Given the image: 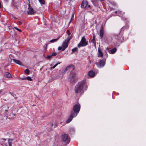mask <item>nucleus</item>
I'll use <instances>...</instances> for the list:
<instances>
[{"label": "nucleus", "instance_id": "obj_31", "mask_svg": "<svg viewBox=\"0 0 146 146\" xmlns=\"http://www.w3.org/2000/svg\"><path fill=\"white\" fill-rule=\"evenodd\" d=\"M54 65V64H50V67H52Z\"/></svg>", "mask_w": 146, "mask_h": 146}, {"label": "nucleus", "instance_id": "obj_37", "mask_svg": "<svg viewBox=\"0 0 146 146\" xmlns=\"http://www.w3.org/2000/svg\"><path fill=\"white\" fill-rule=\"evenodd\" d=\"M4 1H7V0H4Z\"/></svg>", "mask_w": 146, "mask_h": 146}, {"label": "nucleus", "instance_id": "obj_15", "mask_svg": "<svg viewBox=\"0 0 146 146\" xmlns=\"http://www.w3.org/2000/svg\"><path fill=\"white\" fill-rule=\"evenodd\" d=\"M4 76L6 78H10L12 77L11 74L8 72H6L4 74Z\"/></svg>", "mask_w": 146, "mask_h": 146}, {"label": "nucleus", "instance_id": "obj_1", "mask_svg": "<svg viewBox=\"0 0 146 146\" xmlns=\"http://www.w3.org/2000/svg\"><path fill=\"white\" fill-rule=\"evenodd\" d=\"M88 88L87 85L85 80H83L78 82L76 85L74 90L76 93L83 94L84 91L86 90Z\"/></svg>", "mask_w": 146, "mask_h": 146}, {"label": "nucleus", "instance_id": "obj_28", "mask_svg": "<svg viewBox=\"0 0 146 146\" xmlns=\"http://www.w3.org/2000/svg\"><path fill=\"white\" fill-rule=\"evenodd\" d=\"M52 54L51 55H49V56H48L47 57H46V58H51L52 57Z\"/></svg>", "mask_w": 146, "mask_h": 146}, {"label": "nucleus", "instance_id": "obj_22", "mask_svg": "<svg viewBox=\"0 0 146 146\" xmlns=\"http://www.w3.org/2000/svg\"><path fill=\"white\" fill-rule=\"evenodd\" d=\"M39 2L42 4H44V0H38Z\"/></svg>", "mask_w": 146, "mask_h": 146}, {"label": "nucleus", "instance_id": "obj_8", "mask_svg": "<svg viewBox=\"0 0 146 146\" xmlns=\"http://www.w3.org/2000/svg\"><path fill=\"white\" fill-rule=\"evenodd\" d=\"M61 139L63 142H66V143H68L70 142V139L68 138L67 135L64 133L61 135Z\"/></svg>", "mask_w": 146, "mask_h": 146}, {"label": "nucleus", "instance_id": "obj_17", "mask_svg": "<svg viewBox=\"0 0 146 146\" xmlns=\"http://www.w3.org/2000/svg\"><path fill=\"white\" fill-rule=\"evenodd\" d=\"M13 61L16 64L19 65H22V62L19 60L15 59H13Z\"/></svg>", "mask_w": 146, "mask_h": 146}, {"label": "nucleus", "instance_id": "obj_13", "mask_svg": "<svg viewBox=\"0 0 146 146\" xmlns=\"http://www.w3.org/2000/svg\"><path fill=\"white\" fill-rule=\"evenodd\" d=\"M88 75L90 77L92 78L94 77L95 76V73L92 71H89L88 73Z\"/></svg>", "mask_w": 146, "mask_h": 146}, {"label": "nucleus", "instance_id": "obj_23", "mask_svg": "<svg viewBox=\"0 0 146 146\" xmlns=\"http://www.w3.org/2000/svg\"><path fill=\"white\" fill-rule=\"evenodd\" d=\"M27 80L31 81L32 80V78H31V77L30 76H28V77H27Z\"/></svg>", "mask_w": 146, "mask_h": 146}, {"label": "nucleus", "instance_id": "obj_20", "mask_svg": "<svg viewBox=\"0 0 146 146\" xmlns=\"http://www.w3.org/2000/svg\"><path fill=\"white\" fill-rule=\"evenodd\" d=\"M25 73L28 74L29 73V70L28 69H27L25 70Z\"/></svg>", "mask_w": 146, "mask_h": 146}, {"label": "nucleus", "instance_id": "obj_38", "mask_svg": "<svg viewBox=\"0 0 146 146\" xmlns=\"http://www.w3.org/2000/svg\"><path fill=\"white\" fill-rule=\"evenodd\" d=\"M120 11H118V12L119 13V12H120Z\"/></svg>", "mask_w": 146, "mask_h": 146}, {"label": "nucleus", "instance_id": "obj_3", "mask_svg": "<svg viewBox=\"0 0 146 146\" xmlns=\"http://www.w3.org/2000/svg\"><path fill=\"white\" fill-rule=\"evenodd\" d=\"M71 38V37L70 36H68L67 38L63 41L62 46L58 47V50H62V51L64 50L65 49L68 47V43Z\"/></svg>", "mask_w": 146, "mask_h": 146}, {"label": "nucleus", "instance_id": "obj_12", "mask_svg": "<svg viewBox=\"0 0 146 146\" xmlns=\"http://www.w3.org/2000/svg\"><path fill=\"white\" fill-rule=\"evenodd\" d=\"M88 5V3L87 1H84L82 2L81 7L82 8H85Z\"/></svg>", "mask_w": 146, "mask_h": 146}, {"label": "nucleus", "instance_id": "obj_18", "mask_svg": "<svg viewBox=\"0 0 146 146\" xmlns=\"http://www.w3.org/2000/svg\"><path fill=\"white\" fill-rule=\"evenodd\" d=\"M60 36H59L58 37L56 38V39H53L49 41V42L51 43H53L55 42H56L58 40L59 38L60 37Z\"/></svg>", "mask_w": 146, "mask_h": 146}, {"label": "nucleus", "instance_id": "obj_16", "mask_svg": "<svg viewBox=\"0 0 146 146\" xmlns=\"http://www.w3.org/2000/svg\"><path fill=\"white\" fill-rule=\"evenodd\" d=\"M117 49L115 48H114L112 50H109V52L111 54H114L116 51Z\"/></svg>", "mask_w": 146, "mask_h": 146}, {"label": "nucleus", "instance_id": "obj_10", "mask_svg": "<svg viewBox=\"0 0 146 146\" xmlns=\"http://www.w3.org/2000/svg\"><path fill=\"white\" fill-rule=\"evenodd\" d=\"M98 57L102 58L103 57L104 53L102 52V50L101 49L100 46L98 48Z\"/></svg>", "mask_w": 146, "mask_h": 146}, {"label": "nucleus", "instance_id": "obj_25", "mask_svg": "<svg viewBox=\"0 0 146 146\" xmlns=\"http://www.w3.org/2000/svg\"><path fill=\"white\" fill-rule=\"evenodd\" d=\"M67 34L68 35V36H70L71 37V36H70V31L69 30H67Z\"/></svg>", "mask_w": 146, "mask_h": 146}, {"label": "nucleus", "instance_id": "obj_6", "mask_svg": "<svg viewBox=\"0 0 146 146\" xmlns=\"http://www.w3.org/2000/svg\"><path fill=\"white\" fill-rule=\"evenodd\" d=\"M64 75L63 72H61L57 73V74L54 76L52 78V77H51L49 78V81L51 82L53 81V80L58 79L59 78H62Z\"/></svg>", "mask_w": 146, "mask_h": 146}, {"label": "nucleus", "instance_id": "obj_19", "mask_svg": "<svg viewBox=\"0 0 146 146\" xmlns=\"http://www.w3.org/2000/svg\"><path fill=\"white\" fill-rule=\"evenodd\" d=\"M60 64V62H58L55 64L53 66L50 67V70H52V69L54 68L58 64Z\"/></svg>", "mask_w": 146, "mask_h": 146}, {"label": "nucleus", "instance_id": "obj_30", "mask_svg": "<svg viewBox=\"0 0 146 146\" xmlns=\"http://www.w3.org/2000/svg\"><path fill=\"white\" fill-rule=\"evenodd\" d=\"M27 77H24L21 78V79L23 80H27Z\"/></svg>", "mask_w": 146, "mask_h": 146}, {"label": "nucleus", "instance_id": "obj_14", "mask_svg": "<svg viewBox=\"0 0 146 146\" xmlns=\"http://www.w3.org/2000/svg\"><path fill=\"white\" fill-rule=\"evenodd\" d=\"M27 13L29 14H34L35 12L32 8H28V10L27 11Z\"/></svg>", "mask_w": 146, "mask_h": 146}, {"label": "nucleus", "instance_id": "obj_32", "mask_svg": "<svg viewBox=\"0 0 146 146\" xmlns=\"http://www.w3.org/2000/svg\"><path fill=\"white\" fill-rule=\"evenodd\" d=\"M109 49V48H108L107 47V48H106V50H108Z\"/></svg>", "mask_w": 146, "mask_h": 146}, {"label": "nucleus", "instance_id": "obj_7", "mask_svg": "<svg viewBox=\"0 0 146 146\" xmlns=\"http://www.w3.org/2000/svg\"><path fill=\"white\" fill-rule=\"evenodd\" d=\"M104 54H105L104 59L103 60H101L100 61L99 64L100 66H99V68H101L104 66L105 64L106 58L108 57V55L106 51H105Z\"/></svg>", "mask_w": 146, "mask_h": 146}, {"label": "nucleus", "instance_id": "obj_21", "mask_svg": "<svg viewBox=\"0 0 146 146\" xmlns=\"http://www.w3.org/2000/svg\"><path fill=\"white\" fill-rule=\"evenodd\" d=\"M78 50V48H75L73 49L72 50V51L73 52H76Z\"/></svg>", "mask_w": 146, "mask_h": 146}, {"label": "nucleus", "instance_id": "obj_39", "mask_svg": "<svg viewBox=\"0 0 146 146\" xmlns=\"http://www.w3.org/2000/svg\"><path fill=\"white\" fill-rule=\"evenodd\" d=\"M5 111H7V110H5Z\"/></svg>", "mask_w": 146, "mask_h": 146}, {"label": "nucleus", "instance_id": "obj_27", "mask_svg": "<svg viewBox=\"0 0 146 146\" xmlns=\"http://www.w3.org/2000/svg\"><path fill=\"white\" fill-rule=\"evenodd\" d=\"M8 143L9 146H11L12 143L9 140V141Z\"/></svg>", "mask_w": 146, "mask_h": 146}, {"label": "nucleus", "instance_id": "obj_35", "mask_svg": "<svg viewBox=\"0 0 146 146\" xmlns=\"http://www.w3.org/2000/svg\"><path fill=\"white\" fill-rule=\"evenodd\" d=\"M100 0L101 1V2H102V1H102V0Z\"/></svg>", "mask_w": 146, "mask_h": 146}, {"label": "nucleus", "instance_id": "obj_9", "mask_svg": "<svg viewBox=\"0 0 146 146\" xmlns=\"http://www.w3.org/2000/svg\"><path fill=\"white\" fill-rule=\"evenodd\" d=\"M74 65H71L70 66H67L65 68L64 70V71L62 72H63V74H65L67 71L69 70L70 72L71 71H74Z\"/></svg>", "mask_w": 146, "mask_h": 146}, {"label": "nucleus", "instance_id": "obj_5", "mask_svg": "<svg viewBox=\"0 0 146 146\" xmlns=\"http://www.w3.org/2000/svg\"><path fill=\"white\" fill-rule=\"evenodd\" d=\"M88 42L86 41V38L84 36L82 37L78 45V48L83 46H85L88 44Z\"/></svg>", "mask_w": 146, "mask_h": 146}, {"label": "nucleus", "instance_id": "obj_26", "mask_svg": "<svg viewBox=\"0 0 146 146\" xmlns=\"http://www.w3.org/2000/svg\"><path fill=\"white\" fill-rule=\"evenodd\" d=\"M14 28L16 30L19 31L21 32V30L19 29L17 27H14Z\"/></svg>", "mask_w": 146, "mask_h": 146}, {"label": "nucleus", "instance_id": "obj_2", "mask_svg": "<svg viewBox=\"0 0 146 146\" xmlns=\"http://www.w3.org/2000/svg\"><path fill=\"white\" fill-rule=\"evenodd\" d=\"M80 108V106L79 104H75L73 107V110L71 112L70 117L66 121L67 123H68L71 121L72 118L76 117L78 113Z\"/></svg>", "mask_w": 146, "mask_h": 146}, {"label": "nucleus", "instance_id": "obj_11", "mask_svg": "<svg viewBox=\"0 0 146 146\" xmlns=\"http://www.w3.org/2000/svg\"><path fill=\"white\" fill-rule=\"evenodd\" d=\"M104 32V27L103 25H102L101 27L100 30V35L101 38H102L103 37Z\"/></svg>", "mask_w": 146, "mask_h": 146}, {"label": "nucleus", "instance_id": "obj_36", "mask_svg": "<svg viewBox=\"0 0 146 146\" xmlns=\"http://www.w3.org/2000/svg\"><path fill=\"white\" fill-rule=\"evenodd\" d=\"M72 17H74V15H72Z\"/></svg>", "mask_w": 146, "mask_h": 146}, {"label": "nucleus", "instance_id": "obj_34", "mask_svg": "<svg viewBox=\"0 0 146 146\" xmlns=\"http://www.w3.org/2000/svg\"><path fill=\"white\" fill-rule=\"evenodd\" d=\"M115 13H117V11H115L114 12Z\"/></svg>", "mask_w": 146, "mask_h": 146}, {"label": "nucleus", "instance_id": "obj_4", "mask_svg": "<svg viewBox=\"0 0 146 146\" xmlns=\"http://www.w3.org/2000/svg\"><path fill=\"white\" fill-rule=\"evenodd\" d=\"M76 74L75 71L70 72L69 76L68 78V80L71 83H74L76 80Z\"/></svg>", "mask_w": 146, "mask_h": 146}, {"label": "nucleus", "instance_id": "obj_24", "mask_svg": "<svg viewBox=\"0 0 146 146\" xmlns=\"http://www.w3.org/2000/svg\"><path fill=\"white\" fill-rule=\"evenodd\" d=\"M95 40V37L94 36H93V39L91 40V42L93 43H94V41Z\"/></svg>", "mask_w": 146, "mask_h": 146}, {"label": "nucleus", "instance_id": "obj_33", "mask_svg": "<svg viewBox=\"0 0 146 146\" xmlns=\"http://www.w3.org/2000/svg\"><path fill=\"white\" fill-rule=\"evenodd\" d=\"M90 7V5H88V7Z\"/></svg>", "mask_w": 146, "mask_h": 146}, {"label": "nucleus", "instance_id": "obj_29", "mask_svg": "<svg viewBox=\"0 0 146 146\" xmlns=\"http://www.w3.org/2000/svg\"><path fill=\"white\" fill-rule=\"evenodd\" d=\"M56 54V53L55 52H54V53H52V56H55Z\"/></svg>", "mask_w": 146, "mask_h": 146}]
</instances>
